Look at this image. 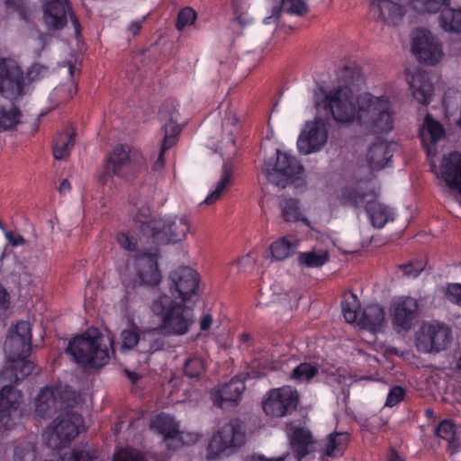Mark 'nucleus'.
<instances>
[{"label": "nucleus", "mask_w": 461, "mask_h": 461, "mask_svg": "<svg viewBox=\"0 0 461 461\" xmlns=\"http://www.w3.org/2000/svg\"><path fill=\"white\" fill-rule=\"evenodd\" d=\"M344 85L315 93L317 108L328 111L340 124H358L374 133L389 132L393 127V113L389 98L365 92L356 94L354 77L346 68L342 72Z\"/></svg>", "instance_id": "nucleus-1"}, {"label": "nucleus", "mask_w": 461, "mask_h": 461, "mask_svg": "<svg viewBox=\"0 0 461 461\" xmlns=\"http://www.w3.org/2000/svg\"><path fill=\"white\" fill-rule=\"evenodd\" d=\"M117 241L123 249L137 253L129 262L126 272L122 276L124 286L127 288L158 286L162 281V273L158 265L159 249L137 236L136 230L119 232Z\"/></svg>", "instance_id": "nucleus-2"}, {"label": "nucleus", "mask_w": 461, "mask_h": 461, "mask_svg": "<svg viewBox=\"0 0 461 461\" xmlns=\"http://www.w3.org/2000/svg\"><path fill=\"white\" fill-rule=\"evenodd\" d=\"M200 274L193 267L180 266L167 277L171 296L162 294L155 299L151 311L159 317H182L185 309L190 308L199 294Z\"/></svg>", "instance_id": "nucleus-3"}, {"label": "nucleus", "mask_w": 461, "mask_h": 461, "mask_svg": "<svg viewBox=\"0 0 461 461\" xmlns=\"http://www.w3.org/2000/svg\"><path fill=\"white\" fill-rule=\"evenodd\" d=\"M150 210L142 206L136 215L134 227L136 235L146 242L159 249L161 245L184 240L190 229L188 220L184 216H164L149 218Z\"/></svg>", "instance_id": "nucleus-4"}, {"label": "nucleus", "mask_w": 461, "mask_h": 461, "mask_svg": "<svg viewBox=\"0 0 461 461\" xmlns=\"http://www.w3.org/2000/svg\"><path fill=\"white\" fill-rule=\"evenodd\" d=\"M420 138L427 156L430 160L432 171L440 176L452 189L461 194V153L451 152L445 155L440 162L438 170L433 162L438 153L437 144L445 138L443 126L429 114H427L420 127Z\"/></svg>", "instance_id": "nucleus-5"}, {"label": "nucleus", "mask_w": 461, "mask_h": 461, "mask_svg": "<svg viewBox=\"0 0 461 461\" xmlns=\"http://www.w3.org/2000/svg\"><path fill=\"white\" fill-rule=\"evenodd\" d=\"M108 346L114 352L111 338H104L97 329H88L69 342L67 352L84 367H102L110 359Z\"/></svg>", "instance_id": "nucleus-6"}, {"label": "nucleus", "mask_w": 461, "mask_h": 461, "mask_svg": "<svg viewBox=\"0 0 461 461\" xmlns=\"http://www.w3.org/2000/svg\"><path fill=\"white\" fill-rule=\"evenodd\" d=\"M377 187L370 181L360 180L341 189L339 198L343 204L360 206L366 204V210L371 223L375 228H383L393 220L394 212L388 206L375 200Z\"/></svg>", "instance_id": "nucleus-7"}, {"label": "nucleus", "mask_w": 461, "mask_h": 461, "mask_svg": "<svg viewBox=\"0 0 461 461\" xmlns=\"http://www.w3.org/2000/svg\"><path fill=\"white\" fill-rule=\"evenodd\" d=\"M49 75V68L41 64H33L26 77L18 61L10 57L0 58V95L14 99L23 94L26 80L32 82Z\"/></svg>", "instance_id": "nucleus-8"}, {"label": "nucleus", "mask_w": 461, "mask_h": 461, "mask_svg": "<svg viewBox=\"0 0 461 461\" xmlns=\"http://www.w3.org/2000/svg\"><path fill=\"white\" fill-rule=\"evenodd\" d=\"M83 422L82 415L74 411L73 408L63 411L53 421V427L44 435L46 445L53 450L68 447L78 435Z\"/></svg>", "instance_id": "nucleus-9"}, {"label": "nucleus", "mask_w": 461, "mask_h": 461, "mask_svg": "<svg viewBox=\"0 0 461 461\" xmlns=\"http://www.w3.org/2000/svg\"><path fill=\"white\" fill-rule=\"evenodd\" d=\"M244 443L243 423L239 419H232L212 436L208 445L207 458L212 460L228 456Z\"/></svg>", "instance_id": "nucleus-10"}, {"label": "nucleus", "mask_w": 461, "mask_h": 461, "mask_svg": "<svg viewBox=\"0 0 461 461\" xmlns=\"http://www.w3.org/2000/svg\"><path fill=\"white\" fill-rule=\"evenodd\" d=\"M263 172L269 182L285 187L289 183L301 179L303 168L294 155L276 150V160L266 162Z\"/></svg>", "instance_id": "nucleus-11"}, {"label": "nucleus", "mask_w": 461, "mask_h": 461, "mask_svg": "<svg viewBox=\"0 0 461 461\" xmlns=\"http://www.w3.org/2000/svg\"><path fill=\"white\" fill-rule=\"evenodd\" d=\"M162 323L141 333L140 352L152 354L163 349L167 335H182L188 330V319H161Z\"/></svg>", "instance_id": "nucleus-12"}, {"label": "nucleus", "mask_w": 461, "mask_h": 461, "mask_svg": "<svg viewBox=\"0 0 461 461\" xmlns=\"http://www.w3.org/2000/svg\"><path fill=\"white\" fill-rule=\"evenodd\" d=\"M76 402L71 393L58 387L46 386L35 399V412L41 418H50L59 411L73 408Z\"/></svg>", "instance_id": "nucleus-13"}, {"label": "nucleus", "mask_w": 461, "mask_h": 461, "mask_svg": "<svg viewBox=\"0 0 461 461\" xmlns=\"http://www.w3.org/2000/svg\"><path fill=\"white\" fill-rule=\"evenodd\" d=\"M298 403V392L291 386H282L269 390L263 399L262 406L266 415L282 418L295 411Z\"/></svg>", "instance_id": "nucleus-14"}, {"label": "nucleus", "mask_w": 461, "mask_h": 461, "mask_svg": "<svg viewBox=\"0 0 461 461\" xmlns=\"http://www.w3.org/2000/svg\"><path fill=\"white\" fill-rule=\"evenodd\" d=\"M447 5V0H409L410 7L417 14H434L441 11V28L446 32H461V8L442 9Z\"/></svg>", "instance_id": "nucleus-15"}, {"label": "nucleus", "mask_w": 461, "mask_h": 461, "mask_svg": "<svg viewBox=\"0 0 461 461\" xmlns=\"http://www.w3.org/2000/svg\"><path fill=\"white\" fill-rule=\"evenodd\" d=\"M451 339V329L444 323H424L416 334V347L423 353L439 352L447 348Z\"/></svg>", "instance_id": "nucleus-16"}, {"label": "nucleus", "mask_w": 461, "mask_h": 461, "mask_svg": "<svg viewBox=\"0 0 461 461\" xmlns=\"http://www.w3.org/2000/svg\"><path fill=\"white\" fill-rule=\"evenodd\" d=\"M220 110L225 111L221 136L220 139L212 138L211 146L214 152H219L223 159L228 160L236 152L235 134L238 131L239 120L235 111L229 109L228 104H221Z\"/></svg>", "instance_id": "nucleus-17"}, {"label": "nucleus", "mask_w": 461, "mask_h": 461, "mask_svg": "<svg viewBox=\"0 0 461 461\" xmlns=\"http://www.w3.org/2000/svg\"><path fill=\"white\" fill-rule=\"evenodd\" d=\"M328 141V130L322 120L308 122L302 130L297 148L300 153L309 155L319 152Z\"/></svg>", "instance_id": "nucleus-18"}, {"label": "nucleus", "mask_w": 461, "mask_h": 461, "mask_svg": "<svg viewBox=\"0 0 461 461\" xmlns=\"http://www.w3.org/2000/svg\"><path fill=\"white\" fill-rule=\"evenodd\" d=\"M412 51L422 62L434 65L443 58L442 47L430 32L423 29L416 30L412 37Z\"/></svg>", "instance_id": "nucleus-19"}, {"label": "nucleus", "mask_w": 461, "mask_h": 461, "mask_svg": "<svg viewBox=\"0 0 461 461\" xmlns=\"http://www.w3.org/2000/svg\"><path fill=\"white\" fill-rule=\"evenodd\" d=\"M43 9V22L50 29H61L68 22L69 14L75 27L76 33L79 32L78 22L72 13L67 0H41Z\"/></svg>", "instance_id": "nucleus-20"}, {"label": "nucleus", "mask_w": 461, "mask_h": 461, "mask_svg": "<svg viewBox=\"0 0 461 461\" xmlns=\"http://www.w3.org/2000/svg\"><path fill=\"white\" fill-rule=\"evenodd\" d=\"M371 14L383 26L398 27L403 22L406 10L392 0H374L371 4Z\"/></svg>", "instance_id": "nucleus-21"}, {"label": "nucleus", "mask_w": 461, "mask_h": 461, "mask_svg": "<svg viewBox=\"0 0 461 461\" xmlns=\"http://www.w3.org/2000/svg\"><path fill=\"white\" fill-rule=\"evenodd\" d=\"M161 114L164 122L162 126L164 137L159 153L153 161L154 170H160L164 167V153L176 144L177 135L180 132V126L177 122L178 113L176 110L174 109L168 115H166L165 112L162 111Z\"/></svg>", "instance_id": "nucleus-22"}, {"label": "nucleus", "mask_w": 461, "mask_h": 461, "mask_svg": "<svg viewBox=\"0 0 461 461\" xmlns=\"http://www.w3.org/2000/svg\"><path fill=\"white\" fill-rule=\"evenodd\" d=\"M129 152L127 146L119 145L114 148L99 176V181L103 185L115 184V177L123 176L124 167L129 160Z\"/></svg>", "instance_id": "nucleus-23"}, {"label": "nucleus", "mask_w": 461, "mask_h": 461, "mask_svg": "<svg viewBox=\"0 0 461 461\" xmlns=\"http://www.w3.org/2000/svg\"><path fill=\"white\" fill-rule=\"evenodd\" d=\"M397 147L395 142L377 140L367 149L366 162L373 171L381 170L392 163L394 149Z\"/></svg>", "instance_id": "nucleus-24"}, {"label": "nucleus", "mask_w": 461, "mask_h": 461, "mask_svg": "<svg viewBox=\"0 0 461 461\" xmlns=\"http://www.w3.org/2000/svg\"><path fill=\"white\" fill-rule=\"evenodd\" d=\"M245 388L244 381L234 377L230 382L225 383L220 389L212 392L213 403L220 408H224L225 404L228 403L236 406L241 399Z\"/></svg>", "instance_id": "nucleus-25"}, {"label": "nucleus", "mask_w": 461, "mask_h": 461, "mask_svg": "<svg viewBox=\"0 0 461 461\" xmlns=\"http://www.w3.org/2000/svg\"><path fill=\"white\" fill-rule=\"evenodd\" d=\"M296 303L294 295L281 291V288L275 286L271 291L262 293L258 302V306L272 307L276 309L275 313L286 314Z\"/></svg>", "instance_id": "nucleus-26"}, {"label": "nucleus", "mask_w": 461, "mask_h": 461, "mask_svg": "<svg viewBox=\"0 0 461 461\" xmlns=\"http://www.w3.org/2000/svg\"><path fill=\"white\" fill-rule=\"evenodd\" d=\"M306 0H266L268 15L265 17V24L276 23L281 11L290 14L301 15L307 11Z\"/></svg>", "instance_id": "nucleus-27"}, {"label": "nucleus", "mask_w": 461, "mask_h": 461, "mask_svg": "<svg viewBox=\"0 0 461 461\" xmlns=\"http://www.w3.org/2000/svg\"><path fill=\"white\" fill-rule=\"evenodd\" d=\"M23 393L13 385L0 389V426H6L12 415L18 410Z\"/></svg>", "instance_id": "nucleus-28"}, {"label": "nucleus", "mask_w": 461, "mask_h": 461, "mask_svg": "<svg viewBox=\"0 0 461 461\" xmlns=\"http://www.w3.org/2000/svg\"><path fill=\"white\" fill-rule=\"evenodd\" d=\"M407 82L413 97L420 104H428L431 98L433 86L427 73L416 70L407 75Z\"/></svg>", "instance_id": "nucleus-29"}, {"label": "nucleus", "mask_w": 461, "mask_h": 461, "mask_svg": "<svg viewBox=\"0 0 461 461\" xmlns=\"http://www.w3.org/2000/svg\"><path fill=\"white\" fill-rule=\"evenodd\" d=\"M313 443L312 433L308 429L297 427L290 435L291 449L298 461H302L313 451Z\"/></svg>", "instance_id": "nucleus-30"}, {"label": "nucleus", "mask_w": 461, "mask_h": 461, "mask_svg": "<svg viewBox=\"0 0 461 461\" xmlns=\"http://www.w3.org/2000/svg\"><path fill=\"white\" fill-rule=\"evenodd\" d=\"M150 428L164 437L165 440L175 438L179 431V424L169 414L159 413L152 419Z\"/></svg>", "instance_id": "nucleus-31"}, {"label": "nucleus", "mask_w": 461, "mask_h": 461, "mask_svg": "<svg viewBox=\"0 0 461 461\" xmlns=\"http://www.w3.org/2000/svg\"><path fill=\"white\" fill-rule=\"evenodd\" d=\"M32 351V340L28 342L21 339V336H10L7 335L5 343V352L6 354L8 361H14V359L21 358L23 357H29Z\"/></svg>", "instance_id": "nucleus-32"}, {"label": "nucleus", "mask_w": 461, "mask_h": 461, "mask_svg": "<svg viewBox=\"0 0 461 461\" xmlns=\"http://www.w3.org/2000/svg\"><path fill=\"white\" fill-rule=\"evenodd\" d=\"M298 247V241L291 236L277 239L269 246L270 256L273 260L282 261L294 254Z\"/></svg>", "instance_id": "nucleus-33"}, {"label": "nucleus", "mask_w": 461, "mask_h": 461, "mask_svg": "<svg viewBox=\"0 0 461 461\" xmlns=\"http://www.w3.org/2000/svg\"><path fill=\"white\" fill-rule=\"evenodd\" d=\"M329 258L328 250L322 248H313L309 251L300 252L297 256L299 266L309 268L321 267L328 262Z\"/></svg>", "instance_id": "nucleus-34"}, {"label": "nucleus", "mask_w": 461, "mask_h": 461, "mask_svg": "<svg viewBox=\"0 0 461 461\" xmlns=\"http://www.w3.org/2000/svg\"><path fill=\"white\" fill-rule=\"evenodd\" d=\"M349 441L348 433L334 432L328 435L324 454L330 457H339L344 455Z\"/></svg>", "instance_id": "nucleus-35"}, {"label": "nucleus", "mask_w": 461, "mask_h": 461, "mask_svg": "<svg viewBox=\"0 0 461 461\" xmlns=\"http://www.w3.org/2000/svg\"><path fill=\"white\" fill-rule=\"evenodd\" d=\"M21 111L12 104L0 105V131L14 130L22 122Z\"/></svg>", "instance_id": "nucleus-36"}, {"label": "nucleus", "mask_w": 461, "mask_h": 461, "mask_svg": "<svg viewBox=\"0 0 461 461\" xmlns=\"http://www.w3.org/2000/svg\"><path fill=\"white\" fill-rule=\"evenodd\" d=\"M418 310V303L411 297H399L391 302L390 314L392 317H410Z\"/></svg>", "instance_id": "nucleus-37"}, {"label": "nucleus", "mask_w": 461, "mask_h": 461, "mask_svg": "<svg viewBox=\"0 0 461 461\" xmlns=\"http://www.w3.org/2000/svg\"><path fill=\"white\" fill-rule=\"evenodd\" d=\"M340 307L343 317H360L362 312L358 298L351 291L343 294Z\"/></svg>", "instance_id": "nucleus-38"}, {"label": "nucleus", "mask_w": 461, "mask_h": 461, "mask_svg": "<svg viewBox=\"0 0 461 461\" xmlns=\"http://www.w3.org/2000/svg\"><path fill=\"white\" fill-rule=\"evenodd\" d=\"M74 145V139L72 132H63L59 134L53 145V155L57 159L65 158L70 152Z\"/></svg>", "instance_id": "nucleus-39"}, {"label": "nucleus", "mask_w": 461, "mask_h": 461, "mask_svg": "<svg viewBox=\"0 0 461 461\" xmlns=\"http://www.w3.org/2000/svg\"><path fill=\"white\" fill-rule=\"evenodd\" d=\"M27 357H23L14 359V361H9L11 363V369L15 383H18L30 375L34 370L33 362L29 360Z\"/></svg>", "instance_id": "nucleus-40"}, {"label": "nucleus", "mask_w": 461, "mask_h": 461, "mask_svg": "<svg viewBox=\"0 0 461 461\" xmlns=\"http://www.w3.org/2000/svg\"><path fill=\"white\" fill-rule=\"evenodd\" d=\"M282 214L286 221H302L307 226H310L308 220L302 215L298 202L294 199L285 201L284 204L282 205Z\"/></svg>", "instance_id": "nucleus-41"}, {"label": "nucleus", "mask_w": 461, "mask_h": 461, "mask_svg": "<svg viewBox=\"0 0 461 461\" xmlns=\"http://www.w3.org/2000/svg\"><path fill=\"white\" fill-rule=\"evenodd\" d=\"M319 373L317 366L311 363L303 362L294 368L291 378L297 382L309 383Z\"/></svg>", "instance_id": "nucleus-42"}, {"label": "nucleus", "mask_w": 461, "mask_h": 461, "mask_svg": "<svg viewBox=\"0 0 461 461\" xmlns=\"http://www.w3.org/2000/svg\"><path fill=\"white\" fill-rule=\"evenodd\" d=\"M77 93V86L74 82H69L66 85H60L56 87L50 95L52 103L59 104L71 99Z\"/></svg>", "instance_id": "nucleus-43"}, {"label": "nucleus", "mask_w": 461, "mask_h": 461, "mask_svg": "<svg viewBox=\"0 0 461 461\" xmlns=\"http://www.w3.org/2000/svg\"><path fill=\"white\" fill-rule=\"evenodd\" d=\"M232 172V166L229 162L225 161L222 166L221 175L212 188L223 195L231 185Z\"/></svg>", "instance_id": "nucleus-44"}, {"label": "nucleus", "mask_w": 461, "mask_h": 461, "mask_svg": "<svg viewBox=\"0 0 461 461\" xmlns=\"http://www.w3.org/2000/svg\"><path fill=\"white\" fill-rule=\"evenodd\" d=\"M232 7L235 20L239 23L246 25L251 23L252 17L249 14V0H233Z\"/></svg>", "instance_id": "nucleus-45"}, {"label": "nucleus", "mask_w": 461, "mask_h": 461, "mask_svg": "<svg viewBox=\"0 0 461 461\" xmlns=\"http://www.w3.org/2000/svg\"><path fill=\"white\" fill-rule=\"evenodd\" d=\"M205 371V364L203 358L193 356L185 363L184 373L190 378L200 376Z\"/></svg>", "instance_id": "nucleus-46"}, {"label": "nucleus", "mask_w": 461, "mask_h": 461, "mask_svg": "<svg viewBox=\"0 0 461 461\" xmlns=\"http://www.w3.org/2000/svg\"><path fill=\"white\" fill-rule=\"evenodd\" d=\"M197 15L194 9L185 7L180 10L177 15L176 27L178 31H184L185 28L194 24Z\"/></svg>", "instance_id": "nucleus-47"}, {"label": "nucleus", "mask_w": 461, "mask_h": 461, "mask_svg": "<svg viewBox=\"0 0 461 461\" xmlns=\"http://www.w3.org/2000/svg\"><path fill=\"white\" fill-rule=\"evenodd\" d=\"M122 346L121 350L132 349L135 346H139L140 350L141 335L134 330H124L121 333Z\"/></svg>", "instance_id": "nucleus-48"}, {"label": "nucleus", "mask_w": 461, "mask_h": 461, "mask_svg": "<svg viewBox=\"0 0 461 461\" xmlns=\"http://www.w3.org/2000/svg\"><path fill=\"white\" fill-rule=\"evenodd\" d=\"M348 323L354 324L359 330H366L372 334H376L381 330L382 321L384 319H378L380 321L375 323L374 319H345Z\"/></svg>", "instance_id": "nucleus-49"}, {"label": "nucleus", "mask_w": 461, "mask_h": 461, "mask_svg": "<svg viewBox=\"0 0 461 461\" xmlns=\"http://www.w3.org/2000/svg\"><path fill=\"white\" fill-rule=\"evenodd\" d=\"M435 433L442 439L448 442L453 441L456 434L453 422L449 420L440 421L435 429Z\"/></svg>", "instance_id": "nucleus-50"}, {"label": "nucleus", "mask_w": 461, "mask_h": 461, "mask_svg": "<svg viewBox=\"0 0 461 461\" xmlns=\"http://www.w3.org/2000/svg\"><path fill=\"white\" fill-rule=\"evenodd\" d=\"M8 335L21 336V339H23L26 342L32 340V329L30 321L28 320L22 319L14 328L9 330Z\"/></svg>", "instance_id": "nucleus-51"}, {"label": "nucleus", "mask_w": 461, "mask_h": 461, "mask_svg": "<svg viewBox=\"0 0 461 461\" xmlns=\"http://www.w3.org/2000/svg\"><path fill=\"white\" fill-rule=\"evenodd\" d=\"M113 461H145V459L137 449L121 448L113 454Z\"/></svg>", "instance_id": "nucleus-52"}, {"label": "nucleus", "mask_w": 461, "mask_h": 461, "mask_svg": "<svg viewBox=\"0 0 461 461\" xmlns=\"http://www.w3.org/2000/svg\"><path fill=\"white\" fill-rule=\"evenodd\" d=\"M406 391L402 386L400 385H393L390 388L386 401H385V406L387 407H394L398 405L405 397Z\"/></svg>", "instance_id": "nucleus-53"}, {"label": "nucleus", "mask_w": 461, "mask_h": 461, "mask_svg": "<svg viewBox=\"0 0 461 461\" xmlns=\"http://www.w3.org/2000/svg\"><path fill=\"white\" fill-rule=\"evenodd\" d=\"M258 261V255L255 251L251 250L245 256L239 258L235 265L238 267L240 271L246 272L254 267Z\"/></svg>", "instance_id": "nucleus-54"}, {"label": "nucleus", "mask_w": 461, "mask_h": 461, "mask_svg": "<svg viewBox=\"0 0 461 461\" xmlns=\"http://www.w3.org/2000/svg\"><path fill=\"white\" fill-rule=\"evenodd\" d=\"M96 458L95 452L92 449L74 448L68 461H94Z\"/></svg>", "instance_id": "nucleus-55"}, {"label": "nucleus", "mask_w": 461, "mask_h": 461, "mask_svg": "<svg viewBox=\"0 0 461 461\" xmlns=\"http://www.w3.org/2000/svg\"><path fill=\"white\" fill-rule=\"evenodd\" d=\"M445 295L451 303L461 306V284H449L445 288Z\"/></svg>", "instance_id": "nucleus-56"}, {"label": "nucleus", "mask_w": 461, "mask_h": 461, "mask_svg": "<svg viewBox=\"0 0 461 461\" xmlns=\"http://www.w3.org/2000/svg\"><path fill=\"white\" fill-rule=\"evenodd\" d=\"M12 274L17 276L20 281L30 282V277L32 273L30 269L22 262H15L14 268L12 271Z\"/></svg>", "instance_id": "nucleus-57"}, {"label": "nucleus", "mask_w": 461, "mask_h": 461, "mask_svg": "<svg viewBox=\"0 0 461 461\" xmlns=\"http://www.w3.org/2000/svg\"><path fill=\"white\" fill-rule=\"evenodd\" d=\"M360 317H384V310L379 303H370L362 311Z\"/></svg>", "instance_id": "nucleus-58"}, {"label": "nucleus", "mask_w": 461, "mask_h": 461, "mask_svg": "<svg viewBox=\"0 0 461 461\" xmlns=\"http://www.w3.org/2000/svg\"><path fill=\"white\" fill-rule=\"evenodd\" d=\"M425 264L422 260H417L415 262H411L409 265L403 266L402 270L404 275L408 276H417L423 269Z\"/></svg>", "instance_id": "nucleus-59"}, {"label": "nucleus", "mask_w": 461, "mask_h": 461, "mask_svg": "<svg viewBox=\"0 0 461 461\" xmlns=\"http://www.w3.org/2000/svg\"><path fill=\"white\" fill-rule=\"evenodd\" d=\"M413 319H393V326L397 333L404 335L412 326Z\"/></svg>", "instance_id": "nucleus-60"}, {"label": "nucleus", "mask_w": 461, "mask_h": 461, "mask_svg": "<svg viewBox=\"0 0 461 461\" xmlns=\"http://www.w3.org/2000/svg\"><path fill=\"white\" fill-rule=\"evenodd\" d=\"M4 234L9 244L13 247H19L25 244L24 238L16 231L4 230Z\"/></svg>", "instance_id": "nucleus-61"}, {"label": "nucleus", "mask_w": 461, "mask_h": 461, "mask_svg": "<svg viewBox=\"0 0 461 461\" xmlns=\"http://www.w3.org/2000/svg\"><path fill=\"white\" fill-rule=\"evenodd\" d=\"M10 294L5 287L0 284V312L6 311L10 306Z\"/></svg>", "instance_id": "nucleus-62"}, {"label": "nucleus", "mask_w": 461, "mask_h": 461, "mask_svg": "<svg viewBox=\"0 0 461 461\" xmlns=\"http://www.w3.org/2000/svg\"><path fill=\"white\" fill-rule=\"evenodd\" d=\"M33 451V447L27 444L24 447L17 446L14 448V459L16 461H23L25 456Z\"/></svg>", "instance_id": "nucleus-63"}, {"label": "nucleus", "mask_w": 461, "mask_h": 461, "mask_svg": "<svg viewBox=\"0 0 461 461\" xmlns=\"http://www.w3.org/2000/svg\"><path fill=\"white\" fill-rule=\"evenodd\" d=\"M222 195L219 194L218 192L214 191L212 188L210 190L207 196L204 198V200L200 203V205H212L217 201L221 199Z\"/></svg>", "instance_id": "nucleus-64"}]
</instances>
